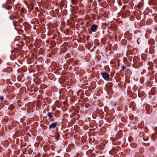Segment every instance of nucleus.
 <instances>
[{
  "label": "nucleus",
  "mask_w": 157,
  "mask_h": 157,
  "mask_svg": "<svg viewBox=\"0 0 157 157\" xmlns=\"http://www.w3.org/2000/svg\"><path fill=\"white\" fill-rule=\"evenodd\" d=\"M57 124V122H54L51 124L49 126V129L51 130L52 129L55 128L56 127Z\"/></svg>",
  "instance_id": "nucleus-1"
},
{
  "label": "nucleus",
  "mask_w": 157,
  "mask_h": 157,
  "mask_svg": "<svg viewBox=\"0 0 157 157\" xmlns=\"http://www.w3.org/2000/svg\"><path fill=\"white\" fill-rule=\"evenodd\" d=\"M101 75L103 78L105 80H108L109 78V75L105 72L101 73Z\"/></svg>",
  "instance_id": "nucleus-2"
},
{
  "label": "nucleus",
  "mask_w": 157,
  "mask_h": 157,
  "mask_svg": "<svg viewBox=\"0 0 157 157\" xmlns=\"http://www.w3.org/2000/svg\"><path fill=\"white\" fill-rule=\"evenodd\" d=\"M98 26L96 25H93L90 27V29L93 32H95L97 30Z\"/></svg>",
  "instance_id": "nucleus-3"
},
{
  "label": "nucleus",
  "mask_w": 157,
  "mask_h": 157,
  "mask_svg": "<svg viewBox=\"0 0 157 157\" xmlns=\"http://www.w3.org/2000/svg\"><path fill=\"white\" fill-rule=\"evenodd\" d=\"M107 91L109 94L113 93V91L110 88H108Z\"/></svg>",
  "instance_id": "nucleus-4"
},
{
  "label": "nucleus",
  "mask_w": 157,
  "mask_h": 157,
  "mask_svg": "<svg viewBox=\"0 0 157 157\" xmlns=\"http://www.w3.org/2000/svg\"><path fill=\"white\" fill-rule=\"evenodd\" d=\"M55 136L56 140L58 141V140L59 138L60 137V135H59V133L58 132L56 134Z\"/></svg>",
  "instance_id": "nucleus-5"
},
{
  "label": "nucleus",
  "mask_w": 157,
  "mask_h": 157,
  "mask_svg": "<svg viewBox=\"0 0 157 157\" xmlns=\"http://www.w3.org/2000/svg\"><path fill=\"white\" fill-rule=\"evenodd\" d=\"M47 116L49 118L52 117V113H50V112H48V113H47Z\"/></svg>",
  "instance_id": "nucleus-6"
},
{
  "label": "nucleus",
  "mask_w": 157,
  "mask_h": 157,
  "mask_svg": "<svg viewBox=\"0 0 157 157\" xmlns=\"http://www.w3.org/2000/svg\"><path fill=\"white\" fill-rule=\"evenodd\" d=\"M142 58L143 59L145 60L147 59L146 56L145 54H142L141 56Z\"/></svg>",
  "instance_id": "nucleus-7"
},
{
  "label": "nucleus",
  "mask_w": 157,
  "mask_h": 157,
  "mask_svg": "<svg viewBox=\"0 0 157 157\" xmlns=\"http://www.w3.org/2000/svg\"><path fill=\"white\" fill-rule=\"evenodd\" d=\"M72 3L74 4H76L77 3V0H71Z\"/></svg>",
  "instance_id": "nucleus-8"
},
{
  "label": "nucleus",
  "mask_w": 157,
  "mask_h": 157,
  "mask_svg": "<svg viewBox=\"0 0 157 157\" xmlns=\"http://www.w3.org/2000/svg\"><path fill=\"white\" fill-rule=\"evenodd\" d=\"M133 139V138L132 137H129L128 139H129V140L130 142H131L132 141V140Z\"/></svg>",
  "instance_id": "nucleus-9"
},
{
  "label": "nucleus",
  "mask_w": 157,
  "mask_h": 157,
  "mask_svg": "<svg viewBox=\"0 0 157 157\" xmlns=\"http://www.w3.org/2000/svg\"><path fill=\"white\" fill-rule=\"evenodd\" d=\"M11 8V6H8L6 7V9L7 10H10Z\"/></svg>",
  "instance_id": "nucleus-10"
},
{
  "label": "nucleus",
  "mask_w": 157,
  "mask_h": 157,
  "mask_svg": "<svg viewBox=\"0 0 157 157\" xmlns=\"http://www.w3.org/2000/svg\"><path fill=\"white\" fill-rule=\"evenodd\" d=\"M0 99L1 100L0 101V102H2L4 100V98H3V97H1L0 98Z\"/></svg>",
  "instance_id": "nucleus-11"
},
{
  "label": "nucleus",
  "mask_w": 157,
  "mask_h": 157,
  "mask_svg": "<svg viewBox=\"0 0 157 157\" xmlns=\"http://www.w3.org/2000/svg\"><path fill=\"white\" fill-rule=\"evenodd\" d=\"M9 108L10 109H11V110H12L13 109V106H10Z\"/></svg>",
  "instance_id": "nucleus-12"
},
{
  "label": "nucleus",
  "mask_w": 157,
  "mask_h": 157,
  "mask_svg": "<svg viewBox=\"0 0 157 157\" xmlns=\"http://www.w3.org/2000/svg\"><path fill=\"white\" fill-rule=\"evenodd\" d=\"M122 70H124L125 69V67L124 66H122Z\"/></svg>",
  "instance_id": "nucleus-13"
},
{
  "label": "nucleus",
  "mask_w": 157,
  "mask_h": 157,
  "mask_svg": "<svg viewBox=\"0 0 157 157\" xmlns=\"http://www.w3.org/2000/svg\"><path fill=\"white\" fill-rule=\"evenodd\" d=\"M155 135L153 134L152 135V137L153 138H154V137H155Z\"/></svg>",
  "instance_id": "nucleus-14"
},
{
  "label": "nucleus",
  "mask_w": 157,
  "mask_h": 157,
  "mask_svg": "<svg viewBox=\"0 0 157 157\" xmlns=\"http://www.w3.org/2000/svg\"><path fill=\"white\" fill-rule=\"evenodd\" d=\"M78 61H75L76 63H78Z\"/></svg>",
  "instance_id": "nucleus-15"
},
{
  "label": "nucleus",
  "mask_w": 157,
  "mask_h": 157,
  "mask_svg": "<svg viewBox=\"0 0 157 157\" xmlns=\"http://www.w3.org/2000/svg\"><path fill=\"white\" fill-rule=\"evenodd\" d=\"M130 118L131 119H133L132 118V117H131V116H130Z\"/></svg>",
  "instance_id": "nucleus-16"
},
{
  "label": "nucleus",
  "mask_w": 157,
  "mask_h": 157,
  "mask_svg": "<svg viewBox=\"0 0 157 157\" xmlns=\"http://www.w3.org/2000/svg\"><path fill=\"white\" fill-rule=\"evenodd\" d=\"M112 29V28H109V29Z\"/></svg>",
  "instance_id": "nucleus-17"
},
{
  "label": "nucleus",
  "mask_w": 157,
  "mask_h": 157,
  "mask_svg": "<svg viewBox=\"0 0 157 157\" xmlns=\"http://www.w3.org/2000/svg\"><path fill=\"white\" fill-rule=\"evenodd\" d=\"M1 63V62H0V64Z\"/></svg>",
  "instance_id": "nucleus-18"
}]
</instances>
